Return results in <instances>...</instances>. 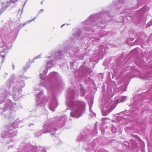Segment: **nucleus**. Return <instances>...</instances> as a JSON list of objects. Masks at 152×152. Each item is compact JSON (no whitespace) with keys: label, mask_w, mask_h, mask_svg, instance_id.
<instances>
[{"label":"nucleus","mask_w":152,"mask_h":152,"mask_svg":"<svg viewBox=\"0 0 152 152\" xmlns=\"http://www.w3.org/2000/svg\"><path fill=\"white\" fill-rule=\"evenodd\" d=\"M5 53L4 51L0 52V56L3 58H4L5 56Z\"/></svg>","instance_id":"f257e3e1"},{"label":"nucleus","mask_w":152,"mask_h":152,"mask_svg":"<svg viewBox=\"0 0 152 152\" xmlns=\"http://www.w3.org/2000/svg\"><path fill=\"white\" fill-rule=\"evenodd\" d=\"M18 0H10V2H12V3H14L17 2Z\"/></svg>","instance_id":"f03ea898"},{"label":"nucleus","mask_w":152,"mask_h":152,"mask_svg":"<svg viewBox=\"0 0 152 152\" xmlns=\"http://www.w3.org/2000/svg\"><path fill=\"white\" fill-rule=\"evenodd\" d=\"M26 23H24V24H23V26H24L26 25Z\"/></svg>","instance_id":"7ed1b4c3"},{"label":"nucleus","mask_w":152,"mask_h":152,"mask_svg":"<svg viewBox=\"0 0 152 152\" xmlns=\"http://www.w3.org/2000/svg\"><path fill=\"white\" fill-rule=\"evenodd\" d=\"M64 25H63L61 27H62Z\"/></svg>","instance_id":"20e7f679"}]
</instances>
